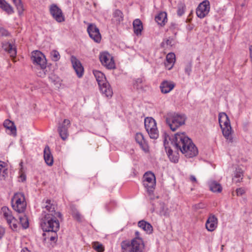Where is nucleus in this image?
<instances>
[{
    "label": "nucleus",
    "instance_id": "nucleus-1",
    "mask_svg": "<svg viewBox=\"0 0 252 252\" xmlns=\"http://www.w3.org/2000/svg\"><path fill=\"white\" fill-rule=\"evenodd\" d=\"M42 207L43 209L40 220V226L44 232L43 236L45 240L48 239L56 242L58 236L57 232L60 228V223L57 218L62 219V215L60 212H57V206L53 201L47 199L42 202Z\"/></svg>",
    "mask_w": 252,
    "mask_h": 252
},
{
    "label": "nucleus",
    "instance_id": "nucleus-2",
    "mask_svg": "<svg viewBox=\"0 0 252 252\" xmlns=\"http://www.w3.org/2000/svg\"><path fill=\"white\" fill-rule=\"evenodd\" d=\"M172 142L176 149L187 158H192L198 154L197 147L184 132L176 133Z\"/></svg>",
    "mask_w": 252,
    "mask_h": 252
},
{
    "label": "nucleus",
    "instance_id": "nucleus-3",
    "mask_svg": "<svg viewBox=\"0 0 252 252\" xmlns=\"http://www.w3.org/2000/svg\"><path fill=\"white\" fill-rule=\"evenodd\" d=\"M164 118L167 125L173 131H176L180 126L184 125L187 119L185 115L174 112L167 113L164 116Z\"/></svg>",
    "mask_w": 252,
    "mask_h": 252
},
{
    "label": "nucleus",
    "instance_id": "nucleus-4",
    "mask_svg": "<svg viewBox=\"0 0 252 252\" xmlns=\"http://www.w3.org/2000/svg\"><path fill=\"white\" fill-rule=\"evenodd\" d=\"M219 122L221 129L222 134L228 143H232L234 142L232 134V127L228 116L224 112L219 114Z\"/></svg>",
    "mask_w": 252,
    "mask_h": 252
},
{
    "label": "nucleus",
    "instance_id": "nucleus-5",
    "mask_svg": "<svg viewBox=\"0 0 252 252\" xmlns=\"http://www.w3.org/2000/svg\"><path fill=\"white\" fill-rule=\"evenodd\" d=\"M13 209L19 213H23L26 210L27 203L25 195L23 193L17 192L11 199Z\"/></svg>",
    "mask_w": 252,
    "mask_h": 252
},
{
    "label": "nucleus",
    "instance_id": "nucleus-6",
    "mask_svg": "<svg viewBox=\"0 0 252 252\" xmlns=\"http://www.w3.org/2000/svg\"><path fill=\"white\" fill-rule=\"evenodd\" d=\"M144 124L150 138L157 139L158 137V131L156 121L152 117H147L145 119Z\"/></svg>",
    "mask_w": 252,
    "mask_h": 252
},
{
    "label": "nucleus",
    "instance_id": "nucleus-7",
    "mask_svg": "<svg viewBox=\"0 0 252 252\" xmlns=\"http://www.w3.org/2000/svg\"><path fill=\"white\" fill-rule=\"evenodd\" d=\"M143 185L149 194L153 192L156 186V177L151 172L145 173L143 176Z\"/></svg>",
    "mask_w": 252,
    "mask_h": 252
},
{
    "label": "nucleus",
    "instance_id": "nucleus-8",
    "mask_svg": "<svg viewBox=\"0 0 252 252\" xmlns=\"http://www.w3.org/2000/svg\"><path fill=\"white\" fill-rule=\"evenodd\" d=\"M33 64L37 65L43 70L46 67V60L45 56L39 51H34L32 52L31 57Z\"/></svg>",
    "mask_w": 252,
    "mask_h": 252
},
{
    "label": "nucleus",
    "instance_id": "nucleus-9",
    "mask_svg": "<svg viewBox=\"0 0 252 252\" xmlns=\"http://www.w3.org/2000/svg\"><path fill=\"white\" fill-rule=\"evenodd\" d=\"M50 14L58 22L61 23L64 21V17L62 10L56 4H52L49 8Z\"/></svg>",
    "mask_w": 252,
    "mask_h": 252
},
{
    "label": "nucleus",
    "instance_id": "nucleus-10",
    "mask_svg": "<svg viewBox=\"0 0 252 252\" xmlns=\"http://www.w3.org/2000/svg\"><path fill=\"white\" fill-rule=\"evenodd\" d=\"M99 60L102 64L108 69L115 68V64L112 57L107 52L100 54Z\"/></svg>",
    "mask_w": 252,
    "mask_h": 252
},
{
    "label": "nucleus",
    "instance_id": "nucleus-11",
    "mask_svg": "<svg viewBox=\"0 0 252 252\" xmlns=\"http://www.w3.org/2000/svg\"><path fill=\"white\" fill-rule=\"evenodd\" d=\"M87 32L90 37L96 43L101 41V36L98 28L94 24H90L87 28Z\"/></svg>",
    "mask_w": 252,
    "mask_h": 252
},
{
    "label": "nucleus",
    "instance_id": "nucleus-12",
    "mask_svg": "<svg viewBox=\"0 0 252 252\" xmlns=\"http://www.w3.org/2000/svg\"><path fill=\"white\" fill-rule=\"evenodd\" d=\"M70 122L68 119H64L62 124H60L58 131L61 138L63 140H65L68 136V129L70 127Z\"/></svg>",
    "mask_w": 252,
    "mask_h": 252
},
{
    "label": "nucleus",
    "instance_id": "nucleus-13",
    "mask_svg": "<svg viewBox=\"0 0 252 252\" xmlns=\"http://www.w3.org/2000/svg\"><path fill=\"white\" fill-rule=\"evenodd\" d=\"M210 10V3L208 0H204L200 3L196 8L197 16L202 19L205 17Z\"/></svg>",
    "mask_w": 252,
    "mask_h": 252
},
{
    "label": "nucleus",
    "instance_id": "nucleus-14",
    "mask_svg": "<svg viewBox=\"0 0 252 252\" xmlns=\"http://www.w3.org/2000/svg\"><path fill=\"white\" fill-rule=\"evenodd\" d=\"M70 61L77 76L79 78L81 77L84 73V68L81 62L74 56H71Z\"/></svg>",
    "mask_w": 252,
    "mask_h": 252
},
{
    "label": "nucleus",
    "instance_id": "nucleus-15",
    "mask_svg": "<svg viewBox=\"0 0 252 252\" xmlns=\"http://www.w3.org/2000/svg\"><path fill=\"white\" fill-rule=\"evenodd\" d=\"M133 252H143L145 245L142 239H133L130 243Z\"/></svg>",
    "mask_w": 252,
    "mask_h": 252
},
{
    "label": "nucleus",
    "instance_id": "nucleus-16",
    "mask_svg": "<svg viewBox=\"0 0 252 252\" xmlns=\"http://www.w3.org/2000/svg\"><path fill=\"white\" fill-rule=\"evenodd\" d=\"M218 224V219L215 215L209 216L206 222L205 226L208 231L212 232L216 229Z\"/></svg>",
    "mask_w": 252,
    "mask_h": 252
},
{
    "label": "nucleus",
    "instance_id": "nucleus-17",
    "mask_svg": "<svg viewBox=\"0 0 252 252\" xmlns=\"http://www.w3.org/2000/svg\"><path fill=\"white\" fill-rule=\"evenodd\" d=\"M98 86L99 90L103 95L108 98H111L113 94L112 89L107 81Z\"/></svg>",
    "mask_w": 252,
    "mask_h": 252
},
{
    "label": "nucleus",
    "instance_id": "nucleus-18",
    "mask_svg": "<svg viewBox=\"0 0 252 252\" xmlns=\"http://www.w3.org/2000/svg\"><path fill=\"white\" fill-rule=\"evenodd\" d=\"M175 86V84L172 81L164 80L160 85V89L163 94H167L172 90Z\"/></svg>",
    "mask_w": 252,
    "mask_h": 252
},
{
    "label": "nucleus",
    "instance_id": "nucleus-19",
    "mask_svg": "<svg viewBox=\"0 0 252 252\" xmlns=\"http://www.w3.org/2000/svg\"><path fill=\"white\" fill-rule=\"evenodd\" d=\"M135 139L137 143L139 144L141 149L145 152L149 151V146L144 138V136L141 133H137Z\"/></svg>",
    "mask_w": 252,
    "mask_h": 252
},
{
    "label": "nucleus",
    "instance_id": "nucleus-20",
    "mask_svg": "<svg viewBox=\"0 0 252 252\" xmlns=\"http://www.w3.org/2000/svg\"><path fill=\"white\" fill-rule=\"evenodd\" d=\"M4 127L8 130L7 133L13 136L16 135V127L14 123L9 120H6L3 123Z\"/></svg>",
    "mask_w": 252,
    "mask_h": 252
},
{
    "label": "nucleus",
    "instance_id": "nucleus-21",
    "mask_svg": "<svg viewBox=\"0 0 252 252\" xmlns=\"http://www.w3.org/2000/svg\"><path fill=\"white\" fill-rule=\"evenodd\" d=\"M0 8L9 15L14 13L13 7L5 0H0Z\"/></svg>",
    "mask_w": 252,
    "mask_h": 252
},
{
    "label": "nucleus",
    "instance_id": "nucleus-22",
    "mask_svg": "<svg viewBox=\"0 0 252 252\" xmlns=\"http://www.w3.org/2000/svg\"><path fill=\"white\" fill-rule=\"evenodd\" d=\"M44 158L45 162L48 165H52L53 163V157L51 154L50 148L46 146L44 150Z\"/></svg>",
    "mask_w": 252,
    "mask_h": 252
},
{
    "label": "nucleus",
    "instance_id": "nucleus-23",
    "mask_svg": "<svg viewBox=\"0 0 252 252\" xmlns=\"http://www.w3.org/2000/svg\"><path fill=\"white\" fill-rule=\"evenodd\" d=\"M175 62V55L173 53H168L166 57L165 66L167 69L170 70L173 66Z\"/></svg>",
    "mask_w": 252,
    "mask_h": 252
},
{
    "label": "nucleus",
    "instance_id": "nucleus-24",
    "mask_svg": "<svg viewBox=\"0 0 252 252\" xmlns=\"http://www.w3.org/2000/svg\"><path fill=\"white\" fill-rule=\"evenodd\" d=\"M2 48L5 51L9 54L11 57L15 58L16 57L17 54L16 49L15 47H13L12 44L8 42L3 43Z\"/></svg>",
    "mask_w": 252,
    "mask_h": 252
},
{
    "label": "nucleus",
    "instance_id": "nucleus-25",
    "mask_svg": "<svg viewBox=\"0 0 252 252\" xmlns=\"http://www.w3.org/2000/svg\"><path fill=\"white\" fill-rule=\"evenodd\" d=\"M138 225L147 234H151L153 232V226L152 225L144 220H140L138 223Z\"/></svg>",
    "mask_w": 252,
    "mask_h": 252
},
{
    "label": "nucleus",
    "instance_id": "nucleus-26",
    "mask_svg": "<svg viewBox=\"0 0 252 252\" xmlns=\"http://www.w3.org/2000/svg\"><path fill=\"white\" fill-rule=\"evenodd\" d=\"M133 27L134 33L137 35H140L143 30V25L141 21L139 19L134 20L133 22Z\"/></svg>",
    "mask_w": 252,
    "mask_h": 252
},
{
    "label": "nucleus",
    "instance_id": "nucleus-27",
    "mask_svg": "<svg viewBox=\"0 0 252 252\" xmlns=\"http://www.w3.org/2000/svg\"><path fill=\"white\" fill-rule=\"evenodd\" d=\"M164 146L166 152L170 160L174 163L178 162L179 160L178 154H173L172 150L170 147H167L165 145H164Z\"/></svg>",
    "mask_w": 252,
    "mask_h": 252
},
{
    "label": "nucleus",
    "instance_id": "nucleus-28",
    "mask_svg": "<svg viewBox=\"0 0 252 252\" xmlns=\"http://www.w3.org/2000/svg\"><path fill=\"white\" fill-rule=\"evenodd\" d=\"M93 73L96 78L98 85L103 84V83L107 82L106 77L104 74L98 70H94Z\"/></svg>",
    "mask_w": 252,
    "mask_h": 252
},
{
    "label": "nucleus",
    "instance_id": "nucleus-29",
    "mask_svg": "<svg viewBox=\"0 0 252 252\" xmlns=\"http://www.w3.org/2000/svg\"><path fill=\"white\" fill-rule=\"evenodd\" d=\"M156 21L160 26H163L165 25V22H167V15L166 12H162L159 13L155 17Z\"/></svg>",
    "mask_w": 252,
    "mask_h": 252
},
{
    "label": "nucleus",
    "instance_id": "nucleus-30",
    "mask_svg": "<svg viewBox=\"0 0 252 252\" xmlns=\"http://www.w3.org/2000/svg\"><path fill=\"white\" fill-rule=\"evenodd\" d=\"M1 211L3 213V216L6 220L7 223L13 218L11 211L6 206L2 207Z\"/></svg>",
    "mask_w": 252,
    "mask_h": 252
},
{
    "label": "nucleus",
    "instance_id": "nucleus-31",
    "mask_svg": "<svg viewBox=\"0 0 252 252\" xmlns=\"http://www.w3.org/2000/svg\"><path fill=\"white\" fill-rule=\"evenodd\" d=\"M1 211L3 213V216L6 220L7 223L13 218L11 211L6 206L2 207Z\"/></svg>",
    "mask_w": 252,
    "mask_h": 252
},
{
    "label": "nucleus",
    "instance_id": "nucleus-32",
    "mask_svg": "<svg viewBox=\"0 0 252 252\" xmlns=\"http://www.w3.org/2000/svg\"><path fill=\"white\" fill-rule=\"evenodd\" d=\"M210 189L213 192H220L222 190L221 185L216 181H212L209 183Z\"/></svg>",
    "mask_w": 252,
    "mask_h": 252
},
{
    "label": "nucleus",
    "instance_id": "nucleus-33",
    "mask_svg": "<svg viewBox=\"0 0 252 252\" xmlns=\"http://www.w3.org/2000/svg\"><path fill=\"white\" fill-rule=\"evenodd\" d=\"M7 164L6 162L0 160V176L3 178L8 175Z\"/></svg>",
    "mask_w": 252,
    "mask_h": 252
},
{
    "label": "nucleus",
    "instance_id": "nucleus-34",
    "mask_svg": "<svg viewBox=\"0 0 252 252\" xmlns=\"http://www.w3.org/2000/svg\"><path fill=\"white\" fill-rule=\"evenodd\" d=\"M15 5L18 11L19 15L21 16L23 14L24 11L23 4L21 0H11Z\"/></svg>",
    "mask_w": 252,
    "mask_h": 252
},
{
    "label": "nucleus",
    "instance_id": "nucleus-35",
    "mask_svg": "<svg viewBox=\"0 0 252 252\" xmlns=\"http://www.w3.org/2000/svg\"><path fill=\"white\" fill-rule=\"evenodd\" d=\"M243 176V171L242 169L240 168H236L234 173V178L237 179V180H236L235 182L236 183H239L242 181Z\"/></svg>",
    "mask_w": 252,
    "mask_h": 252
},
{
    "label": "nucleus",
    "instance_id": "nucleus-36",
    "mask_svg": "<svg viewBox=\"0 0 252 252\" xmlns=\"http://www.w3.org/2000/svg\"><path fill=\"white\" fill-rule=\"evenodd\" d=\"M121 247L122 252H133L132 249L130 248V243L127 241H123L121 243Z\"/></svg>",
    "mask_w": 252,
    "mask_h": 252
},
{
    "label": "nucleus",
    "instance_id": "nucleus-37",
    "mask_svg": "<svg viewBox=\"0 0 252 252\" xmlns=\"http://www.w3.org/2000/svg\"><path fill=\"white\" fill-rule=\"evenodd\" d=\"M159 214L161 216H164L166 218H168L170 216V212L167 207L165 206L164 205H162L160 207Z\"/></svg>",
    "mask_w": 252,
    "mask_h": 252
},
{
    "label": "nucleus",
    "instance_id": "nucleus-38",
    "mask_svg": "<svg viewBox=\"0 0 252 252\" xmlns=\"http://www.w3.org/2000/svg\"><path fill=\"white\" fill-rule=\"evenodd\" d=\"M113 16L116 18V21L119 23L123 20V14L122 12L119 9H116L114 11L113 13Z\"/></svg>",
    "mask_w": 252,
    "mask_h": 252
},
{
    "label": "nucleus",
    "instance_id": "nucleus-39",
    "mask_svg": "<svg viewBox=\"0 0 252 252\" xmlns=\"http://www.w3.org/2000/svg\"><path fill=\"white\" fill-rule=\"evenodd\" d=\"M19 219L20 222L24 228L26 229L29 227V221L26 216H19Z\"/></svg>",
    "mask_w": 252,
    "mask_h": 252
},
{
    "label": "nucleus",
    "instance_id": "nucleus-40",
    "mask_svg": "<svg viewBox=\"0 0 252 252\" xmlns=\"http://www.w3.org/2000/svg\"><path fill=\"white\" fill-rule=\"evenodd\" d=\"M93 248L97 252H103L104 250L102 244L98 242H95L93 243Z\"/></svg>",
    "mask_w": 252,
    "mask_h": 252
},
{
    "label": "nucleus",
    "instance_id": "nucleus-41",
    "mask_svg": "<svg viewBox=\"0 0 252 252\" xmlns=\"http://www.w3.org/2000/svg\"><path fill=\"white\" fill-rule=\"evenodd\" d=\"M50 57L54 62L58 61L60 59V55L58 51L53 50L50 52Z\"/></svg>",
    "mask_w": 252,
    "mask_h": 252
},
{
    "label": "nucleus",
    "instance_id": "nucleus-42",
    "mask_svg": "<svg viewBox=\"0 0 252 252\" xmlns=\"http://www.w3.org/2000/svg\"><path fill=\"white\" fill-rule=\"evenodd\" d=\"M17 222V220L14 217H13V218L8 223V224L13 230H16L18 227Z\"/></svg>",
    "mask_w": 252,
    "mask_h": 252
},
{
    "label": "nucleus",
    "instance_id": "nucleus-43",
    "mask_svg": "<svg viewBox=\"0 0 252 252\" xmlns=\"http://www.w3.org/2000/svg\"><path fill=\"white\" fill-rule=\"evenodd\" d=\"M72 217L77 221H81L82 220V216L77 210H73L72 211Z\"/></svg>",
    "mask_w": 252,
    "mask_h": 252
},
{
    "label": "nucleus",
    "instance_id": "nucleus-44",
    "mask_svg": "<svg viewBox=\"0 0 252 252\" xmlns=\"http://www.w3.org/2000/svg\"><path fill=\"white\" fill-rule=\"evenodd\" d=\"M185 6L184 4H181L178 6L177 10V14L179 16H182L185 13Z\"/></svg>",
    "mask_w": 252,
    "mask_h": 252
},
{
    "label": "nucleus",
    "instance_id": "nucleus-45",
    "mask_svg": "<svg viewBox=\"0 0 252 252\" xmlns=\"http://www.w3.org/2000/svg\"><path fill=\"white\" fill-rule=\"evenodd\" d=\"M9 35L10 33L7 30L0 26V36H8Z\"/></svg>",
    "mask_w": 252,
    "mask_h": 252
},
{
    "label": "nucleus",
    "instance_id": "nucleus-46",
    "mask_svg": "<svg viewBox=\"0 0 252 252\" xmlns=\"http://www.w3.org/2000/svg\"><path fill=\"white\" fill-rule=\"evenodd\" d=\"M192 64L191 63H188L185 68V71L186 74L189 75L191 72Z\"/></svg>",
    "mask_w": 252,
    "mask_h": 252
},
{
    "label": "nucleus",
    "instance_id": "nucleus-47",
    "mask_svg": "<svg viewBox=\"0 0 252 252\" xmlns=\"http://www.w3.org/2000/svg\"><path fill=\"white\" fill-rule=\"evenodd\" d=\"M236 193L237 195H242L245 192V190L243 188H240L237 189L236 190Z\"/></svg>",
    "mask_w": 252,
    "mask_h": 252
},
{
    "label": "nucleus",
    "instance_id": "nucleus-48",
    "mask_svg": "<svg viewBox=\"0 0 252 252\" xmlns=\"http://www.w3.org/2000/svg\"><path fill=\"white\" fill-rule=\"evenodd\" d=\"M5 233V229L4 227L0 226V239L2 238Z\"/></svg>",
    "mask_w": 252,
    "mask_h": 252
},
{
    "label": "nucleus",
    "instance_id": "nucleus-49",
    "mask_svg": "<svg viewBox=\"0 0 252 252\" xmlns=\"http://www.w3.org/2000/svg\"><path fill=\"white\" fill-rule=\"evenodd\" d=\"M189 180L192 183H197V181L194 175H190Z\"/></svg>",
    "mask_w": 252,
    "mask_h": 252
},
{
    "label": "nucleus",
    "instance_id": "nucleus-50",
    "mask_svg": "<svg viewBox=\"0 0 252 252\" xmlns=\"http://www.w3.org/2000/svg\"><path fill=\"white\" fill-rule=\"evenodd\" d=\"M135 237L134 239H137H137H142L140 236V234L138 231H136L135 232Z\"/></svg>",
    "mask_w": 252,
    "mask_h": 252
},
{
    "label": "nucleus",
    "instance_id": "nucleus-51",
    "mask_svg": "<svg viewBox=\"0 0 252 252\" xmlns=\"http://www.w3.org/2000/svg\"><path fill=\"white\" fill-rule=\"evenodd\" d=\"M166 43L167 45H171L172 41L170 39H167L166 41Z\"/></svg>",
    "mask_w": 252,
    "mask_h": 252
},
{
    "label": "nucleus",
    "instance_id": "nucleus-52",
    "mask_svg": "<svg viewBox=\"0 0 252 252\" xmlns=\"http://www.w3.org/2000/svg\"><path fill=\"white\" fill-rule=\"evenodd\" d=\"M29 251L27 248H25L21 250V252H28Z\"/></svg>",
    "mask_w": 252,
    "mask_h": 252
},
{
    "label": "nucleus",
    "instance_id": "nucleus-53",
    "mask_svg": "<svg viewBox=\"0 0 252 252\" xmlns=\"http://www.w3.org/2000/svg\"><path fill=\"white\" fill-rule=\"evenodd\" d=\"M21 177L22 178V181H24L26 180V177L25 175H22L21 176Z\"/></svg>",
    "mask_w": 252,
    "mask_h": 252
},
{
    "label": "nucleus",
    "instance_id": "nucleus-54",
    "mask_svg": "<svg viewBox=\"0 0 252 252\" xmlns=\"http://www.w3.org/2000/svg\"><path fill=\"white\" fill-rule=\"evenodd\" d=\"M45 75V72H43L41 74L39 75L40 77H43Z\"/></svg>",
    "mask_w": 252,
    "mask_h": 252
},
{
    "label": "nucleus",
    "instance_id": "nucleus-55",
    "mask_svg": "<svg viewBox=\"0 0 252 252\" xmlns=\"http://www.w3.org/2000/svg\"><path fill=\"white\" fill-rule=\"evenodd\" d=\"M106 208H107V209L109 210V207L107 205H106Z\"/></svg>",
    "mask_w": 252,
    "mask_h": 252
},
{
    "label": "nucleus",
    "instance_id": "nucleus-56",
    "mask_svg": "<svg viewBox=\"0 0 252 252\" xmlns=\"http://www.w3.org/2000/svg\"><path fill=\"white\" fill-rule=\"evenodd\" d=\"M22 163H23L22 162H21V163H20V165L21 166H22Z\"/></svg>",
    "mask_w": 252,
    "mask_h": 252
}]
</instances>
